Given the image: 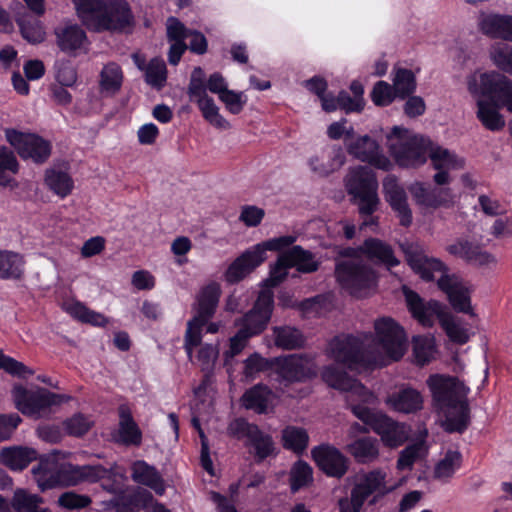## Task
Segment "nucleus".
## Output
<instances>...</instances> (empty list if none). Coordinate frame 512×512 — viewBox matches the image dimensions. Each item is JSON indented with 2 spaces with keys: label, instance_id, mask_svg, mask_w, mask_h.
I'll use <instances>...</instances> for the list:
<instances>
[{
  "label": "nucleus",
  "instance_id": "obj_52",
  "mask_svg": "<svg viewBox=\"0 0 512 512\" xmlns=\"http://www.w3.org/2000/svg\"><path fill=\"white\" fill-rule=\"evenodd\" d=\"M94 425V421L81 413L74 414L64 421L63 426L67 434L74 437L85 435Z\"/></svg>",
  "mask_w": 512,
  "mask_h": 512
},
{
  "label": "nucleus",
  "instance_id": "obj_41",
  "mask_svg": "<svg viewBox=\"0 0 512 512\" xmlns=\"http://www.w3.org/2000/svg\"><path fill=\"white\" fill-rule=\"evenodd\" d=\"M282 440L285 448L301 453L308 446L309 436L302 427L288 426L282 431Z\"/></svg>",
  "mask_w": 512,
  "mask_h": 512
},
{
  "label": "nucleus",
  "instance_id": "obj_56",
  "mask_svg": "<svg viewBox=\"0 0 512 512\" xmlns=\"http://www.w3.org/2000/svg\"><path fill=\"white\" fill-rule=\"evenodd\" d=\"M227 432L236 439H249L257 433V426L248 423L243 418L234 419L228 425Z\"/></svg>",
  "mask_w": 512,
  "mask_h": 512
},
{
  "label": "nucleus",
  "instance_id": "obj_57",
  "mask_svg": "<svg viewBox=\"0 0 512 512\" xmlns=\"http://www.w3.org/2000/svg\"><path fill=\"white\" fill-rule=\"evenodd\" d=\"M422 450L423 445L421 443H415L407 446L400 452L397 461V468L399 470H411L415 461L420 457Z\"/></svg>",
  "mask_w": 512,
  "mask_h": 512
},
{
  "label": "nucleus",
  "instance_id": "obj_13",
  "mask_svg": "<svg viewBox=\"0 0 512 512\" xmlns=\"http://www.w3.org/2000/svg\"><path fill=\"white\" fill-rule=\"evenodd\" d=\"M471 93L490 95L492 99L512 113V80L496 71L473 74L468 79Z\"/></svg>",
  "mask_w": 512,
  "mask_h": 512
},
{
  "label": "nucleus",
  "instance_id": "obj_28",
  "mask_svg": "<svg viewBox=\"0 0 512 512\" xmlns=\"http://www.w3.org/2000/svg\"><path fill=\"white\" fill-rule=\"evenodd\" d=\"M355 250H359L360 257L364 258L366 256L371 260L383 263L389 268L399 264L392 248L379 239L369 238L361 246L355 248Z\"/></svg>",
  "mask_w": 512,
  "mask_h": 512
},
{
  "label": "nucleus",
  "instance_id": "obj_35",
  "mask_svg": "<svg viewBox=\"0 0 512 512\" xmlns=\"http://www.w3.org/2000/svg\"><path fill=\"white\" fill-rule=\"evenodd\" d=\"M100 91L106 95L117 94L123 83V72L115 62H109L103 66L99 75Z\"/></svg>",
  "mask_w": 512,
  "mask_h": 512
},
{
  "label": "nucleus",
  "instance_id": "obj_10",
  "mask_svg": "<svg viewBox=\"0 0 512 512\" xmlns=\"http://www.w3.org/2000/svg\"><path fill=\"white\" fill-rule=\"evenodd\" d=\"M430 141L409 136L407 131L394 127L388 136V147L396 162L403 167H415L426 162Z\"/></svg>",
  "mask_w": 512,
  "mask_h": 512
},
{
  "label": "nucleus",
  "instance_id": "obj_11",
  "mask_svg": "<svg viewBox=\"0 0 512 512\" xmlns=\"http://www.w3.org/2000/svg\"><path fill=\"white\" fill-rule=\"evenodd\" d=\"M328 356L350 370H359L375 362V356L366 349L364 341L351 335L333 338L327 348Z\"/></svg>",
  "mask_w": 512,
  "mask_h": 512
},
{
  "label": "nucleus",
  "instance_id": "obj_62",
  "mask_svg": "<svg viewBox=\"0 0 512 512\" xmlns=\"http://www.w3.org/2000/svg\"><path fill=\"white\" fill-rule=\"evenodd\" d=\"M91 499L85 495H79L74 492H65L58 498V504L66 509H81L87 507Z\"/></svg>",
  "mask_w": 512,
  "mask_h": 512
},
{
  "label": "nucleus",
  "instance_id": "obj_6",
  "mask_svg": "<svg viewBox=\"0 0 512 512\" xmlns=\"http://www.w3.org/2000/svg\"><path fill=\"white\" fill-rule=\"evenodd\" d=\"M322 379L332 388L347 393L346 401L351 406L353 414L368 425L374 428V422L380 420L382 413H375L359 403H373L374 395L356 379L350 378L346 373L338 370L335 366H327L322 371Z\"/></svg>",
  "mask_w": 512,
  "mask_h": 512
},
{
  "label": "nucleus",
  "instance_id": "obj_47",
  "mask_svg": "<svg viewBox=\"0 0 512 512\" xmlns=\"http://www.w3.org/2000/svg\"><path fill=\"white\" fill-rule=\"evenodd\" d=\"M462 455L458 451L450 450L444 458L438 462L434 470V477L439 480L450 479L460 467Z\"/></svg>",
  "mask_w": 512,
  "mask_h": 512
},
{
  "label": "nucleus",
  "instance_id": "obj_29",
  "mask_svg": "<svg viewBox=\"0 0 512 512\" xmlns=\"http://www.w3.org/2000/svg\"><path fill=\"white\" fill-rule=\"evenodd\" d=\"M372 430L380 436L386 446L391 448L402 445L407 439L404 426L384 414L380 420L374 422Z\"/></svg>",
  "mask_w": 512,
  "mask_h": 512
},
{
  "label": "nucleus",
  "instance_id": "obj_8",
  "mask_svg": "<svg viewBox=\"0 0 512 512\" xmlns=\"http://www.w3.org/2000/svg\"><path fill=\"white\" fill-rule=\"evenodd\" d=\"M345 186L351 201L358 207L362 216H371L378 210V181L375 173L366 166H357L349 170Z\"/></svg>",
  "mask_w": 512,
  "mask_h": 512
},
{
  "label": "nucleus",
  "instance_id": "obj_38",
  "mask_svg": "<svg viewBox=\"0 0 512 512\" xmlns=\"http://www.w3.org/2000/svg\"><path fill=\"white\" fill-rule=\"evenodd\" d=\"M45 184L61 198L69 195L74 187V182L67 172L54 168L46 171Z\"/></svg>",
  "mask_w": 512,
  "mask_h": 512
},
{
  "label": "nucleus",
  "instance_id": "obj_33",
  "mask_svg": "<svg viewBox=\"0 0 512 512\" xmlns=\"http://www.w3.org/2000/svg\"><path fill=\"white\" fill-rule=\"evenodd\" d=\"M131 470V477L135 482L151 488L159 495L164 494V481L155 467L139 460L133 463Z\"/></svg>",
  "mask_w": 512,
  "mask_h": 512
},
{
  "label": "nucleus",
  "instance_id": "obj_2",
  "mask_svg": "<svg viewBox=\"0 0 512 512\" xmlns=\"http://www.w3.org/2000/svg\"><path fill=\"white\" fill-rule=\"evenodd\" d=\"M434 408L445 416L443 427L449 433H462L469 425L467 388L456 377L434 374L426 380Z\"/></svg>",
  "mask_w": 512,
  "mask_h": 512
},
{
  "label": "nucleus",
  "instance_id": "obj_50",
  "mask_svg": "<svg viewBox=\"0 0 512 512\" xmlns=\"http://www.w3.org/2000/svg\"><path fill=\"white\" fill-rule=\"evenodd\" d=\"M313 481V472L310 465L304 461L296 462L290 472V487L292 492L310 485Z\"/></svg>",
  "mask_w": 512,
  "mask_h": 512
},
{
  "label": "nucleus",
  "instance_id": "obj_44",
  "mask_svg": "<svg viewBox=\"0 0 512 512\" xmlns=\"http://www.w3.org/2000/svg\"><path fill=\"white\" fill-rule=\"evenodd\" d=\"M66 311L72 317L83 323H89L94 326H104L108 323V320L104 315L87 308L80 302L68 304L66 306Z\"/></svg>",
  "mask_w": 512,
  "mask_h": 512
},
{
  "label": "nucleus",
  "instance_id": "obj_61",
  "mask_svg": "<svg viewBox=\"0 0 512 512\" xmlns=\"http://www.w3.org/2000/svg\"><path fill=\"white\" fill-rule=\"evenodd\" d=\"M188 94L190 98L195 101H197V99L208 96L203 81V70L200 67H195L192 72L188 86Z\"/></svg>",
  "mask_w": 512,
  "mask_h": 512
},
{
  "label": "nucleus",
  "instance_id": "obj_64",
  "mask_svg": "<svg viewBox=\"0 0 512 512\" xmlns=\"http://www.w3.org/2000/svg\"><path fill=\"white\" fill-rule=\"evenodd\" d=\"M476 245L466 241V240H458L455 243L449 245L447 247V251L456 257H459L470 264L473 259V254L476 249Z\"/></svg>",
  "mask_w": 512,
  "mask_h": 512
},
{
  "label": "nucleus",
  "instance_id": "obj_22",
  "mask_svg": "<svg viewBox=\"0 0 512 512\" xmlns=\"http://www.w3.org/2000/svg\"><path fill=\"white\" fill-rule=\"evenodd\" d=\"M266 259L262 246L254 245L243 252L228 267L225 278L229 283H237L249 275L255 268L261 265Z\"/></svg>",
  "mask_w": 512,
  "mask_h": 512
},
{
  "label": "nucleus",
  "instance_id": "obj_1",
  "mask_svg": "<svg viewBox=\"0 0 512 512\" xmlns=\"http://www.w3.org/2000/svg\"><path fill=\"white\" fill-rule=\"evenodd\" d=\"M401 248L415 273L426 281L434 280L435 274L440 273L438 287L447 295L452 307L458 312L474 316L470 290L462 278L456 274H448L446 265L437 258L428 257L418 243L405 242L401 244Z\"/></svg>",
  "mask_w": 512,
  "mask_h": 512
},
{
  "label": "nucleus",
  "instance_id": "obj_31",
  "mask_svg": "<svg viewBox=\"0 0 512 512\" xmlns=\"http://www.w3.org/2000/svg\"><path fill=\"white\" fill-rule=\"evenodd\" d=\"M475 95H481V93H474ZM482 96H484L482 94ZM491 101L479 99L477 100V118L482 125L490 131H500L505 127V118L499 112L498 105L490 95H487Z\"/></svg>",
  "mask_w": 512,
  "mask_h": 512
},
{
  "label": "nucleus",
  "instance_id": "obj_40",
  "mask_svg": "<svg viewBox=\"0 0 512 512\" xmlns=\"http://www.w3.org/2000/svg\"><path fill=\"white\" fill-rule=\"evenodd\" d=\"M275 345L282 349L292 350L301 347L303 337L299 330L290 326L274 327Z\"/></svg>",
  "mask_w": 512,
  "mask_h": 512
},
{
  "label": "nucleus",
  "instance_id": "obj_16",
  "mask_svg": "<svg viewBox=\"0 0 512 512\" xmlns=\"http://www.w3.org/2000/svg\"><path fill=\"white\" fill-rule=\"evenodd\" d=\"M274 373L279 382H303L317 375V365L311 357L292 354L275 360Z\"/></svg>",
  "mask_w": 512,
  "mask_h": 512
},
{
  "label": "nucleus",
  "instance_id": "obj_19",
  "mask_svg": "<svg viewBox=\"0 0 512 512\" xmlns=\"http://www.w3.org/2000/svg\"><path fill=\"white\" fill-rule=\"evenodd\" d=\"M383 194L386 202L396 213L402 226L408 227L412 223V211L408 204L405 189L399 184L394 175H387L383 180Z\"/></svg>",
  "mask_w": 512,
  "mask_h": 512
},
{
  "label": "nucleus",
  "instance_id": "obj_54",
  "mask_svg": "<svg viewBox=\"0 0 512 512\" xmlns=\"http://www.w3.org/2000/svg\"><path fill=\"white\" fill-rule=\"evenodd\" d=\"M19 26L21 35L29 43L38 44L44 41L46 33L39 21H20Z\"/></svg>",
  "mask_w": 512,
  "mask_h": 512
},
{
  "label": "nucleus",
  "instance_id": "obj_63",
  "mask_svg": "<svg viewBox=\"0 0 512 512\" xmlns=\"http://www.w3.org/2000/svg\"><path fill=\"white\" fill-rule=\"evenodd\" d=\"M21 422L22 419L17 413L0 415V442L11 438Z\"/></svg>",
  "mask_w": 512,
  "mask_h": 512
},
{
  "label": "nucleus",
  "instance_id": "obj_53",
  "mask_svg": "<svg viewBox=\"0 0 512 512\" xmlns=\"http://www.w3.org/2000/svg\"><path fill=\"white\" fill-rule=\"evenodd\" d=\"M18 171V162L12 151L5 146H0V185L6 186L10 178L6 173H16Z\"/></svg>",
  "mask_w": 512,
  "mask_h": 512
},
{
  "label": "nucleus",
  "instance_id": "obj_58",
  "mask_svg": "<svg viewBox=\"0 0 512 512\" xmlns=\"http://www.w3.org/2000/svg\"><path fill=\"white\" fill-rule=\"evenodd\" d=\"M393 87L385 81H379L375 84L371 97L378 106L389 105L395 98Z\"/></svg>",
  "mask_w": 512,
  "mask_h": 512
},
{
  "label": "nucleus",
  "instance_id": "obj_60",
  "mask_svg": "<svg viewBox=\"0 0 512 512\" xmlns=\"http://www.w3.org/2000/svg\"><path fill=\"white\" fill-rule=\"evenodd\" d=\"M290 265L283 261V253L279 256L277 262L271 267L269 277L264 281L267 287H275L283 282L288 275Z\"/></svg>",
  "mask_w": 512,
  "mask_h": 512
},
{
  "label": "nucleus",
  "instance_id": "obj_20",
  "mask_svg": "<svg viewBox=\"0 0 512 512\" xmlns=\"http://www.w3.org/2000/svg\"><path fill=\"white\" fill-rule=\"evenodd\" d=\"M409 191L417 205L426 209L449 207L454 203V195L450 188L426 187L421 182H415Z\"/></svg>",
  "mask_w": 512,
  "mask_h": 512
},
{
  "label": "nucleus",
  "instance_id": "obj_51",
  "mask_svg": "<svg viewBox=\"0 0 512 512\" xmlns=\"http://www.w3.org/2000/svg\"><path fill=\"white\" fill-rule=\"evenodd\" d=\"M167 79V69L162 59H152L145 69V80L154 88L161 89Z\"/></svg>",
  "mask_w": 512,
  "mask_h": 512
},
{
  "label": "nucleus",
  "instance_id": "obj_59",
  "mask_svg": "<svg viewBox=\"0 0 512 512\" xmlns=\"http://www.w3.org/2000/svg\"><path fill=\"white\" fill-rule=\"evenodd\" d=\"M219 355V349L217 345L205 344L203 345L197 355V359L201 365V368L205 372L213 370L215 362Z\"/></svg>",
  "mask_w": 512,
  "mask_h": 512
},
{
  "label": "nucleus",
  "instance_id": "obj_23",
  "mask_svg": "<svg viewBox=\"0 0 512 512\" xmlns=\"http://www.w3.org/2000/svg\"><path fill=\"white\" fill-rule=\"evenodd\" d=\"M59 49L69 55L85 50L88 38L85 31L76 23L65 22L54 30Z\"/></svg>",
  "mask_w": 512,
  "mask_h": 512
},
{
  "label": "nucleus",
  "instance_id": "obj_4",
  "mask_svg": "<svg viewBox=\"0 0 512 512\" xmlns=\"http://www.w3.org/2000/svg\"><path fill=\"white\" fill-rule=\"evenodd\" d=\"M335 277L351 295L366 296L375 288L377 276L372 267L359 256L355 248H343L335 258Z\"/></svg>",
  "mask_w": 512,
  "mask_h": 512
},
{
  "label": "nucleus",
  "instance_id": "obj_45",
  "mask_svg": "<svg viewBox=\"0 0 512 512\" xmlns=\"http://www.w3.org/2000/svg\"><path fill=\"white\" fill-rule=\"evenodd\" d=\"M269 394L270 391L265 386L256 385L243 395V405L247 409L263 413L268 406Z\"/></svg>",
  "mask_w": 512,
  "mask_h": 512
},
{
  "label": "nucleus",
  "instance_id": "obj_21",
  "mask_svg": "<svg viewBox=\"0 0 512 512\" xmlns=\"http://www.w3.org/2000/svg\"><path fill=\"white\" fill-rule=\"evenodd\" d=\"M408 309L412 316L424 327H432L435 319L445 314L442 305L434 300L425 302L416 292L404 288Z\"/></svg>",
  "mask_w": 512,
  "mask_h": 512
},
{
  "label": "nucleus",
  "instance_id": "obj_55",
  "mask_svg": "<svg viewBox=\"0 0 512 512\" xmlns=\"http://www.w3.org/2000/svg\"><path fill=\"white\" fill-rule=\"evenodd\" d=\"M248 442L254 447L255 453L260 460L268 457L273 452L274 444L271 437L261 432L258 428L255 436H251Z\"/></svg>",
  "mask_w": 512,
  "mask_h": 512
},
{
  "label": "nucleus",
  "instance_id": "obj_32",
  "mask_svg": "<svg viewBox=\"0 0 512 512\" xmlns=\"http://www.w3.org/2000/svg\"><path fill=\"white\" fill-rule=\"evenodd\" d=\"M36 458V451L27 447L11 446L0 450V463L13 471L25 469Z\"/></svg>",
  "mask_w": 512,
  "mask_h": 512
},
{
  "label": "nucleus",
  "instance_id": "obj_24",
  "mask_svg": "<svg viewBox=\"0 0 512 512\" xmlns=\"http://www.w3.org/2000/svg\"><path fill=\"white\" fill-rule=\"evenodd\" d=\"M311 453L318 467L328 476L341 478L347 472V459L335 447L321 445Z\"/></svg>",
  "mask_w": 512,
  "mask_h": 512
},
{
  "label": "nucleus",
  "instance_id": "obj_17",
  "mask_svg": "<svg viewBox=\"0 0 512 512\" xmlns=\"http://www.w3.org/2000/svg\"><path fill=\"white\" fill-rule=\"evenodd\" d=\"M376 337L382 351L392 360H399L406 351L404 330L390 317L375 321Z\"/></svg>",
  "mask_w": 512,
  "mask_h": 512
},
{
  "label": "nucleus",
  "instance_id": "obj_27",
  "mask_svg": "<svg viewBox=\"0 0 512 512\" xmlns=\"http://www.w3.org/2000/svg\"><path fill=\"white\" fill-rule=\"evenodd\" d=\"M347 452L360 464L375 462L380 455V443L371 436L354 439L346 445Z\"/></svg>",
  "mask_w": 512,
  "mask_h": 512
},
{
  "label": "nucleus",
  "instance_id": "obj_25",
  "mask_svg": "<svg viewBox=\"0 0 512 512\" xmlns=\"http://www.w3.org/2000/svg\"><path fill=\"white\" fill-rule=\"evenodd\" d=\"M385 402L394 411L411 414L423 408L424 399L417 389L409 385H401L398 390L387 396Z\"/></svg>",
  "mask_w": 512,
  "mask_h": 512
},
{
  "label": "nucleus",
  "instance_id": "obj_3",
  "mask_svg": "<svg viewBox=\"0 0 512 512\" xmlns=\"http://www.w3.org/2000/svg\"><path fill=\"white\" fill-rule=\"evenodd\" d=\"M78 17L90 30L127 32L134 17L126 0H73Z\"/></svg>",
  "mask_w": 512,
  "mask_h": 512
},
{
  "label": "nucleus",
  "instance_id": "obj_36",
  "mask_svg": "<svg viewBox=\"0 0 512 512\" xmlns=\"http://www.w3.org/2000/svg\"><path fill=\"white\" fill-rule=\"evenodd\" d=\"M43 498L33 494L26 489L18 488L11 498V507L16 512H51L48 508H41Z\"/></svg>",
  "mask_w": 512,
  "mask_h": 512
},
{
  "label": "nucleus",
  "instance_id": "obj_39",
  "mask_svg": "<svg viewBox=\"0 0 512 512\" xmlns=\"http://www.w3.org/2000/svg\"><path fill=\"white\" fill-rule=\"evenodd\" d=\"M24 272L23 257L14 252H0V278L19 279Z\"/></svg>",
  "mask_w": 512,
  "mask_h": 512
},
{
  "label": "nucleus",
  "instance_id": "obj_9",
  "mask_svg": "<svg viewBox=\"0 0 512 512\" xmlns=\"http://www.w3.org/2000/svg\"><path fill=\"white\" fill-rule=\"evenodd\" d=\"M99 471H103L100 466H77L72 464H61L57 466L48 461H41L37 466L32 468V473L42 491L54 488L58 485H77L85 479L96 476Z\"/></svg>",
  "mask_w": 512,
  "mask_h": 512
},
{
  "label": "nucleus",
  "instance_id": "obj_37",
  "mask_svg": "<svg viewBox=\"0 0 512 512\" xmlns=\"http://www.w3.org/2000/svg\"><path fill=\"white\" fill-rule=\"evenodd\" d=\"M428 156L436 170H454L462 168L464 161L451 151L430 143Z\"/></svg>",
  "mask_w": 512,
  "mask_h": 512
},
{
  "label": "nucleus",
  "instance_id": "obj_46",
  "mask_svg": "<svg viewBox=\"0 0 512 512\" xmlns=\"http://www.w3.org/2000/svg\"><path fill=\"white\" fill-rule=\"evenodd\" d=\"M416 89V80L413 72L405 68L395 69L393 90L396 96L405 98Z\"/></svg>",
  "mask_w": 512,
  "mask_h": 512
},
{
  "label": "nucleus",
  "instance_id": "obj_14",
  "mask_svg": "<svg viewBox=\"0 0 512 512\" xmlns=\"http://www.w3.org/2000/svg\"><path fill=\"white\" fill-rule=\"evenodd\" d=\"M386 474L380 469L360 476L351 490L350 497L339 500L340 512H360L367 498L384 487Z\"/></svg>",
  "mask_w": 512,
  "mask_h": 512
},
{
  "label": "nucleus",
  "instance_id": "obj_5",
  "mask_svg": "<svg viewBox=\"0 0 512 512\" xmlns=\"http://www.w3.org/2000/svg\"><path fill=\"white\" fill-rule=\"evenodd\" d=\"M273 304V292L270 289H264L259 293L253 308L235 320V326L239 329L230 338V347L225 353L226 365L229 358L242 352L251 337L261 334L266 329L272 315Z\"/></svg>",
  "mask_w": 512,
  "mask_h": 512
},
{
  "label": "nucleus",
  "instance_id": "obj_18",
  "mask_svg": "<svg viewBox=\"0 0 512 512\" xmlns=\"http://www.w3.org/2000/svg\"><path fill=\"white\" fill-rule=\"evenodd\" d=\"M346 148L350 155L377 169L388 171L392 167L391 161L383 154L379 144L368 135L346 140Z\"/></svg>",
  "mask_w": 512,
  "mask_h": 512
},
{
  "label": "nucleus",
  "instance_id": "obj_48",
  "mask_svg": "<svg viewBox=\"0 0 512 512\" xmlns=\"http://www.w3.org/2000/svg\"><path fill=\"white\" fill-rule=\"evenodd\" d=\"M435 342L430 336H416L413 338V354L418 365H425L435 355Z\"/></svg>",
  "mask_w": 512,
  "mask_h": 512
},
{
  "label": "nucleus",
  "instance_id": "obj_26",
  "mask_svg": "<svg viewBox=\"0 0 512 512\" xmlns=\"http://www.w3.org/2000/svg\"><path fill=\"white\" fill-rule=\"evenodd\" d=\"M479 28L490 38L512 42V16L501 14L482 15Z\"/></svg>",
  "mask_w": 512,
  "mask_h": 512
},
{
  "label": "nucleus",
  "instance_id": "obj_42",
  "mask_svg": "<svg viewBox=\"0 0 512 512\" xmlns=\"http://www.w3.org/2000/svg\"><path fill=\"white\" fill-rule=\"evenodd\" d=\"M439 323L451 341L458 344L468 342V330L450 313L445 312V314H442Z\"/></svg>",
  "mask_w": 512,
  "mask_h": 512
},
{
  "label": "nucleus",
  "instance_id": "obj_7",
  "mask_svg": "<svg viewBox=\"0 0 512 512\" xmlns=\"http://www.w3.org/2000/svg\"><path fill=\"white\" fill-rule=\"evenodd\" d=\"M221 295V287L216 282L204 286L198 293L193 306L194 317L188 321L184 338V348L189 359L192 358L193 348L200 345L202 327L215 314Z\"/></svg>",
  "mask_w": 512,
  "mask_h": 512
},
{
  "label": "nucleus",
  "instance_id": "obj_49",
  "mask_svg": "<svg viewBox=\"0 0 512 512\" xmlns=\"http://www.w3.org/2000/svg\"><path fill=\"white\" fill-rule=\"evenodd\" d=\"M196 102L202 112L203 117L211 125L220 129H228L230 127L229 122L219 114V108L216 106L214 100L211 97L206 96L204 98L197 99Z\"/></svg>",
  "mask_w": 512,
  "mask_h": 512
},
{
  "label": "nucleus",
  "instance_id": "obj_34",
  "mask_svg": "<svg viewBox=\"0 0 512 512\" xmlns=\"http://www.w3.org/2000/svg\"><path fill=\"white\" fill-rule=\"evenodd\" d=\"M283 261L290 267H296L301 273H313L319 268V262L314 254L298 245L283 252Z\"/></svg>",
  "mask_w": 512,
  "mask_h": 512
},
{
  "label": "nucleus",
  "instance_id": "obj_12",
  "mask_svg": "<svg viewBox=\"0 0 512 512\" xmlns=\"http://www.w3.org/2000/svg\"><path fill=\"white\" fill-rule=\"evenodd\" d=\"M12 396L16 408L22 414L33 418H40L47 414L52 406L69 400L65 395L56 394L41 387L26 389L23 386H15Z\"/></svg>",
  "mask_w": 512,
  "mask_h": 512
},
{
  "label": "nucleus",
  "instance_id": "obj_43",
  "mask_svg": "<svg viewBox=\"0 0 512 512\" xmlns=\"http://www.w3.org/2000/svg\"><path fill=\"white\" fill-rule=\"evenodd\" d=\"M492 63L501 71L512 75V46L497 42L489 49Z\"/></svg>",
  "mask_w": 512,
  "mask_h": 512
},
{
  "label": "nucleus",
  "instance_id": "obj_30",
  "mask_svg": "<svg viewBox=\"0 0 512 512\" xmlns=\"http://www.w3.org/2000/svg\"><path fill=\"white\" fill-rule=\"evenodd\" d=\"M119 428L115 440L124 445H140L142 433L134 421L130 409L121 405L118 409Z\"/></svg>",
  "mask_w": 512,
  "mask_h": 512
},
{
  "label": "nucleus",
  "instance_id": "obj_15",
  "mask_svg": "<svg viewBox=\"0 0 512 512\" xmlns=\"http://www.w3.org/2000/svg\"><path fill=\"white\" fill-rule=\"evenodd\" d=\"M5 137L23 159H31L35 163H44L51 154L50 142L36 134L23 133L7 128L5 129Z\"/></svg>",
  "mask_w": 512,
  "mask_h": 512
}]
</instances>
